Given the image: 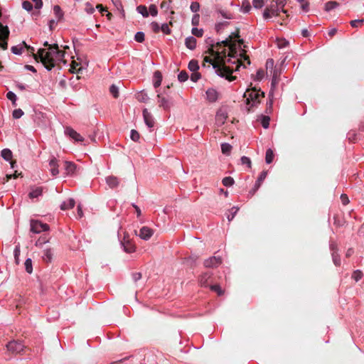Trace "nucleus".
I'll list each match as a JSON object with an SVG mask.
<instances>
[{
	"instance_id": "nucleus-37",
	"label": "nucleus",
	"mask_w": 364,
	"mask_h": 364,
	"mask_svg": "<svg viewBox=\"0 0 364 364\" xmlns=\"http://www.w3.org/2000/svg\"><path fill=\"white\" fill-rule=\"evenodd\" d=\"M188 79V74L186 70H182L178 75V80L181 82H184Z\"/></svg>"
},
{
	"instance_id": "nucleus-32",
	"label": "nucleus",
	"mask_w": 364,
	"mask_h": 364,
	"mask_svg": "<svg viewBox=\"0 0 364 364\" xmlns=\"http://www.w3.org/2000/svg\"><path fill=\"white\" fill-rule=\"evenodd\" d=\"M136 11L138 13L141 14L144 17H148L149 15L147 8L144 5L138 6L136 7Z\"/></svg>"
},
{
	"instance_id": "nucleus-2",
	"label": "nucleus",
	"mask_w": 364,
	"mask_h": 364,
	"mask_svg": "<svg viewBox=\"0 0 364 364\" xmlns=\"http://www.w3.org/2000/svg\"><path fill=\"white\" fill-rule=\"evenodd\" d=\"M264 97V92L255 87L247 89L243 95L246 98V105L248 112H251L254 107H257L261 102V98Z\"/></svg>"
},
{
	"instance_id": "nucleus-14",
	"label": "nucleus",
	"mask_w": 364,
	"mask_h": 364,
	"mask_svg": "<svg viewBox=\"0 0 364 364\" xmlns=\"http://www.w3.org/2000/svg\"><path fill=\"white\" fill-rule=\"evenodd\" d=\"M64 169L67 176H73L77 170V166L75 163L65 161L64 162Z\"/></svg>"
},
{
	"instance_id": "nucleus-18",
	"label": "nucleus",
	"mask_w": 364,
	"mask_h": 364,
	"mask_svg": "<svg viewBox=\"0 0 364 364\" xmlns=\"http://www.w3.org/2000/svg\"><path fill=\"white\" fill-rule=\"evenodd\" d=\"M123 250L127 253H132L135 252L136 247L135 245L130 242L129 240H126L124 239V241L121 242Z\"/></svg>"
},
{
	"instance_id": "nucleus-57",
	"label": "nucleus",
	"mask_w": 364,
	"mask_h": 364,
	"mask_svg": "<svg viewBox=\"0 0 364 364\" xmlns=\"http://www.w3.org/2000/svg\"><path fill=\"white\" fill-rule=\"evenodd\" d=\"M241 164L243 165H247L248 168L251 167V160L249 157L243 156L240 159Z\"/></svg>"
},
{
	"instance_id": "nucleus-1",
	"label": "nucleus",
	"mask_w": 364,
	"mask_h": 364,
	"mask_svg": "<svg viewBox=\"0 0 364 364\" xmlns=\"http://www.w3.org/2000/svg\"><path fill=\"white\" fill-rule=\"evenodd\" d=\"M36 60H40L48 71H50L55 66L60 68V65H66L65 52L60 50L58 44L54 43L50 48H40L34 55Z\"/></svg>"
},
{
	"instance_id": "nucleus-10",
	"label": "nucleus",
	"mask_w": 364,
	"mask_h": 364,
	"mask_svg": "<svg viewBox=\"0 0 364 364\" xmlns=\"http://www.w3.org/2000/svg\"><path fill=\"white\" fill-rule=\"evenodd\" d=\"M65 135L74 139L75 141L82 142L84 141V138L79 133H77L75 130H74L73 128L70 127H67L65 129Z\"/></svg>"
},
{
	"instance_id": "nucleus-60",
	"label": "nucleus",
	"mask_w": 364,
	"mask_h": 364,
	"mask_svg": "<svg viewBox=\"0 0 364 364\" xmlns=\"http://www.w3.org/2000/svg\"><path fill=\"white\" fill-rule=\"evenodd\" d=\"M160 31H161L164 34H170L171 33V29L168 27V25L167 23H163L161 26Z\"/></svg>"
},
{
	"instance_id": "nucleus-22",
	"label": "nucleus",
	"mask_w": 364,
	"mask_h": 364,
	"mask_svg": "<svg viewBox=\"0 0 364 364\" xmlns=\"http://www.w3.org/2000/svg\"><path fill=\"white\" fill-rule=\"evenodd\" d=\"M75 205V200L73 198H69L68 200L63 201L60 204V207L62 210H69V209L74 208Z\"/></svg>"
},
{
	"instance_id": "nucleus-55",
	"label": "nucleus",
	"mask_w": 364,
	"mask_h": 364,
	"mask_svg": "<svg viewBox=\"0 0 364 364\" xmlns=\"http://www.w3.org/2000/svg\"><path fill=\"white\" fill-rule=\"evenodd\" d=\"M23 115V112L21 109H16L13 111L12 116L14 119H19Z\"/></svg>"
},
{
	"instance_id": "nucleus-39",
	"label": "nucleus",
	"mask_w": 364,
	"mask_h": 364,
	"mask_svg": "<svg viewBox=\"0 0 364 364\" xmlns=\"http://www.w3.org/2000/svg\"><path fill=\"white\" fill-rule=\"evenodd\" d=\"M222 183L223 186L226 187H230L234 184L235 181L232 177L226 176L223 179Z\"/></svg>"
},
{
	"instance_id": "nucleus-27",
	"label": "nucleus",
	"mask_w": 364,
	"mask_h": 364,
	"mask_svg": "<svg viewBox=\"0 0 364 364\" xmlns=\"http://www.w3.org/2000/svg\"><path fill=\"white\" fill-rule=\"evenodd\" d=\"M9 29L7 26H4L1 23H0V37L9 38Z\"/></svg>"
},
{
	"instance_id": "nucleus-44",
	"label": "nucleus",
	"mask_w": 364,
	"mask_h": 364,
	"mask_svg": "<svg viewBox=\"0 0 364 364\" xmlns=\"http://www.w3.org/2000/svg\"><path fill=\"white\" fill-rule=\"evenodd\" d=\"M269 121H270L269 117L264 116V115L262 116L261 124L263 127V128L267 129L269 127Z\"/></svg>"
},
{
	"instance_id": "nucleus-62",
	"label": "nucleus",
	"mask_w": 364,
	"mask_h": 364,
	"mask_svg": "<svg viewBox=\"0 0 364 364\" xmlns=\"http://www.w3.org/2000/svg\"><path fill=\"white\" fill-rule=\"evenodd\" d=\"M7 40L8 38L0 37V47L3 50H6L8 48Z\"/></svg>"
},
{
	"instance_id": "nucleus-20",
	"label": "nucleus",
	"mask_w": 364,
	"mask_h": 364,
	"mask_svg": "<svg viewBox=\"0 0 364 364\" xmlns=\"http://www.w3.org/2000/svg\"><path fill=\"white\" fill-rule=\"evenodd\" d=\"M157 97L159 107H163L164 109H168L171 107V102L169 100L162 97L161 94H158Z\"/></svg>"
},
{
	"instance_id": "nucleus-53",
	"label": "nucleus",
	"mask_w": 364,
	"mask_h": 364,
	"mask_svg": "<svg viewBox=\"0 0 364 364\" xmlns=\"http://www.w3.org/2000/svg\"><path fill=\"white\" fill-rule=\"evenodd\" d=\"M210 288L212 291H215L218 296H221L223 294V291L222 290L221 287L218 284L211 285L210 287Z\"/></svg>"
},
{
	"instance_id": "nucleus-9",
	"label": "nucleus",
	"mask_w": 364,
	"mask_h": 364,
	"mask_svg": "<svg viewBox=\"0 0 364 364\" xmlns=\"http://www.w3.org/2000/svg\"><path fill=\"white\" fill-rule=\"evenodd\" d=\"M136 235H138L141 239L144 240H148L151 238V237L154 234V231L150 228H148L146 226L142 227L140 230L139 233H136Z\"/></svg>"
},
{
	"instance_id": "nucleus-47",
	"label": "nucleus",
	"mask_w": 364,
	"mask_h": 364,
	"mask_svg": "<svg viewBox=\"0 0 364 364\" xmlns=\"http://www.w3.org/2000/svg\"><path fill=\"white\" fill-rule=\"evenodd\" d=\"M109 92L114 98H117L119 96V89L115 85H112L109 87Z\"/></svg>"
},
{
	"instance_id": "nucleus-41",
	"label": "nucleus",
	"mask_w": 364,
	"mask_h": 364,
	"mask_svg": "<svg viewBox=\"0 0 364 364\" xmlns=\"http://www.w3.org/2000/svg\"><path fill=\"white\" fill-rule=\"evenodd\" d=\"M145 35L142 31H138L134 36V40L138 43H142L144 41Z\"/></svg>"
},
{
	"instance_id": "nucleus-38",
	"label": "nucleus",
	"mask_w": 364,
	"mask_h": 364,
	"mask_svg": "<svg viewBox=\"0 0 364 364\" xmlns=\"http://www.w3.org/2000/svg\"><path fill=\"white\" fill-rule=\"evenodd\" d=\"M6 97L11 101L12 102V105L14 106H16V100H17V97L16 95V94L12 92V91H9L7 93H6Z\"/></svg>"
},
{
	"instance_id": "nucleus-26",
	"label": "nucleus",
	"mask_w": 364,
	"mask_h": 364,
	"mask_svg": "<svg viewBox=\"0 0 364 364\" xmlns=\"http://www.w3.org/2000/svg\"><path fill=\"white\" fill-rule=\"evenodd\" d=\"M1 157L6 161L11 160L13 154L9 149H4L1 152Z\"/></svg>"
},
{
	"instance_id": "nucleus-30",
	"label": "nucleus",
	"mask_w": 364,
	"mask_h": 364,
	"mask_svg": "<svg viewBox=\"0 0 364 364\" xmlns=\"http://www.w3.org/2000/svg\"><path fill=\"white\" fill-rule=\"evenodd\" d=\"M274 157V154L273 151L271 149H268L266 151L265 155V161L267 164H269L273 161Z\"/></svg>"
},
{
	"instance_id": "nucleus-15",
	"label": "nucleus",
	"mask_w": 364,
	"mask_h": 364,
	"mask_svg": "<svg viewBox=\"0 0 364 364\" xmlns=\"http://www.w3.org/2000/svg\"><path fill=\"white\" fill-rule=\"evenodd\" d=\"M50 171L53 176H56L59 173L58 161L53 156L49 161Z\"/></svg>"
},
{
	"instance_id": "nucleus-11",
	"label": "nucleus",
	"mask_w": 364,
	"mask_h": 364,
	"mask_svg": "<svg viewBox=\"0 0 364 364\" xmlns=\"http://www.w3.org/2000/svg\"><path fill=\"white\" fill-rule=\"evenodd\" d=\"M143 117L146 125L148 127L150 131H151V129L154 127L155 122L151 114L146 109L143 110Z\"/></svg>"
},
{
	"instance_id": "nucleus-34",
	"label": "nucleus",
	"mask_w": 364,
	"mask_h": 364,
	"mask_svg": "<svg viewBox=\"0 0 364 364\" xmlns=\"http://www.w3.org/2000/svg\"><path fill=\"white\" fill-rule=\"evenodd\" d=\"M231 149H232V146L230 144L223 143L221 144V151H222L223 154H224L225 155H228V154H230Z\"/></svg>"
},
{
	"instance_id": "nucleus-56",
	"label": "nucleus",
	"mask_w": 364,
	"mask_h": 364,
	"mask_svg": "<svg viewBox=\"0 0 364 364\" xmlns=\"http://www.w3.org/2000/svg\"><path fill=\"white\" fill-rule=\"evenodd\" d=\"M222 45L225 46V47H230L231 44H230V39L229 38H226L225 40H223L220 42H217L216 43V48L220 47Z\"/></svg>"
},
{
	"instance_id": "nucleus-23",
	"label": "nucleus",
	"mask_w": 364,
	"mask_h": 364,
	"mask_svg": "<svg viewBox=\"0 0 364 364\" xmlns=\"http://www.w3.org/2000/svg\"><path fill=\"white\" fill-rule=\"evenodd\" d=\"M185 45L187 48L193 50L196 48V39L193 36H188L185 40Z\"/></svg>"
},
{
	"instance_id": "nucleus-50",
	"label": "nucleus",
	"mask_w": 364,
	"mask_h": 364,
	"mask_svg": "<svg viewBox=\"0 0 364 364\" xmlns=\"http://www.w3.org/2000/svg\"><path fill=\"white\" fill-rule=\"evenodd\" d=\"M238 211V208L237 207H232L230 210V214L228 215V219L229 221H231L235 216V215L237 214Z\"/></svg>"
},
{
	"instance_id": "nucleus-58",
	"label": "nucleus",
	"mask_w": 364,
	"mask_h": 364,
	"mask_svg": "<svg viewBox=\"0 0 364 364\" xmlns=\"http://www.w3.org/2000/svg\"><path fill=\"white\" fill-rule=\"evenodd\" d=\"M200 77L201 75L198 71L192 72V74L191 75V80L194 82H196Z\"/></svg>"
},
{
	"instance_id": "nucleus-3",
	"label": "nucleus",
	"mask_w": 364,
	"mask_h": 364,
	"mask_svg": "<svg viewBox=\"0 0 364 364\" xmlns=\"http://www.w3.org/2000/svg\"><path fill=\"white\" fill-rule=\"evenodd\" d=\"M229 58L226 60L227 63H235L236 61H232V58H235L234 55H228ZM221 62H223V65H220L219 63L217 64L213 65V69L215 70V73L220 77L225 78L230 82H232L235 80V77L232 76V74L233 73V70L230 69V68H228L225 64V60L223 58V60H220Z\"/></svg>"
},
{
	"instance_id": "nucleus-24",
	"label": "nucleus",
	"mask_w": 364,
	"mask_h": 364,
	"mask_svg": "<svg viewBox=\"0 0 364 364\" xmlns=\"http://www.w3.org/2000/svg\"><path fill=\"white\" fill-rule=\"evenodd\" d=\"M162 82V75L160 71L154 72L153 77V85L155 88L159 87Z\"/></svg>"
},
{
	"instance_id": "nucleus-54",
	"label": "nucleus",
	"mask_w": 364,
	"mask_h": 364,
	"mask_svg": "<svg viewBox=\"0 0 364 364\" xmlns=\"http://www.w3.org/2000/svg\"><path fill=\"white\" fill-rule=\"evenodd\" d=\"M22 7L23 9H25L28 11H31L33 8V4L31 2H30L29 1H23L22 2Z\"/></svg>"
},
{
	"instance_id": "nucleus-36",
	"label": "nucleus",
	"mask_w": 364,
	"mask_h": 364,
	"mask_svg": "<svg viewBox=\"0 0 364 364\" xmlns=\"http://www.w3.org/2000/svg\"><path fill=\"white\" fill-rule=\"evenodd\" d=\"M230 24L228 21L218 22L215 24V29L217 33H220L225 27Z\"/></svg>"
},
{
	"instance_id": "nucleus-35",
	"label": "nucleus",
	"mask_w": 364,
	"mask_h": 364,
	"mask_svg": "<svg viewBox=\"0 0 364 364\" xmlns=\"http://www.w3.org/2000/svg\"><path fill=\"white\" fill-rule=\"evenodd\" d=\"M26 272L31 274L33 272L32 260L31 258H27L24 262Z\"/></svg>"
},
{
	"instance_id": "nucleus-49",
	"label": "nucleus",
	"mask_w": 364,
	"mask_h": 364,
	"mask_svg": "<svg viewBox=\"0 0 364 364\" xmlns=\"http://www.w3.org/2000/svg\"><path fill=\"white\" fill-rule=\"evenodd\" d=\"M192 34L196 37H202L203 35V30L202 28H198L194 27L191 30Z\"/></svg>"
},
{
	"instance_id": "nucleus-40",
	"label": "nucleus",
	"mask_w": 364,
	"mask_h": 364,
	"mask_svg": "<svg viewBox=\"0 0 364 364\" xmlns=\"http://www.w3.org/2000/svg\"><path fill=\"white\" fill-rule=\"evenodd\" d=\"M297 1L301 4V8L304 12L309 11V3L307 0H297Z\"/></svg>"
},
{
	"instance_id": "nucleus-45",
	"label": "nucleus",
	"mask_w": 364,
	"mask_h": 364,
	"mask_svg": "<svg viewBox=\"0 0 364 364\" xmlns=\"http://www.w3.org/2000/svg\"><path fill=\"white\" fill-rule=\"evenodd\" d=\"M363 276V272L359 269L354 271L353 273L352 274V278L355 282H358L360 279H361Z\"/></svg>"
},
{
	"instance_id": "nucleus-7",
	"label": "nucleus",
	"mask_w": 364,
	"mask_h": 364,
	"mask_svg": "<svg viewBox=\"0 0 364 364\" xmlns=\"http://www.w3.org/2000/svg\"><path fill=\"white\" fill-rule=\"evenodd\" d=\"M223 55L225 57L226 55V51L225 50L221 51V58H216L214 56L210 55L209 56L206 55L203 58V65L206 66V64H208V66H212L213 68V65L217 64L218 63L215 62V60H218L220 62V60H223Z\"/></svg>"
},
{
	"instance_id": "nucleus-19",
	"label": "nucleus",
	"mask_w": 364,
	"mask_h": 364,
	"mask_svg": "<svg viewBox=\"0 0 364 364\" xmlns=\"http://www.w3.org/2000/svg\"><path fill=\"white\" fill-rule=\"evenodd\" d=\"M212 273L207 272L201 274L199 277L198 282L201 287H208V280L211 278Z\"/></svg>"
},
{
	"instance_id": "nucleus-21",
	"label": "nucleus",
	"mask_w": 364,
	"mask_h": 364,
	"mask_svg": "<svg viewBox=\"0 0 364 364\" xmlns=\"http://www.w3.org/2000/svg\"><path fill=\"white\" fill-rule=\"evenodd\" d=\"M42 187H34L31 188V191L28 193V196L31 199L38 198L39 196L42 195Z\"/></svg>"
},
{
	"instance_id": "nucleus-28",
	"label": "nucleus",
	"mask_w": 364,
	"mask_h": 364,
	"mask_svg": "<svg viewBox=\"0 0 364 364\" xmlns=\"http://www.w3.org/2000/svg\"><path fill=\"white\" fill-rule=\"evenodd\" d=\"M339 6V4L335 1H329L325 4V10L330 11Z\"/></svg>"
},
{
	"instance_id": "nucleus-17",
	"label": "nucleus",
	"mask_w": 364,
	"mask_h": 364,
	"mask_svg": "<svg viewBox=\"0 0 364 364\" xmlns=\"http://www.w3.org/2000/svg\"><path fill=\"white\" fill-rule=\"evenodd\" d=\"M105 181L110 188H117L120 183V180L114 176H107Z\"/></svg>"
},
{
	"instance_id": "nucleus-25",
	"label": "nucleus",
	"mask_w": 364,
	"mask_h": 364,
	"mask_svg": "<svg viewBox=\"0 0 364 364\" xmlns=\"http://www.w3.org/2000/svg\"><path fill=\"white\" fill-rule=\"evenodd\" d=\"M42 258L44 262L48 263L52 261L53 259V252L51 249H46L43 250Z\"/></svg>"
},
{
	"instance_id": "nucleus-43",
	"label": "nucleus",
	"mask_w": 364,
	"mask_h": 364,
	"mask_svg": "<svg viewBox=\"0 0 364 364\" xmlns=\"http://www.w3.org/2000/svg\"><path fill=\"white\" fill-rule=\"evenodd\" d=\"M270 10H271V13L273 16H278L279 13H280V9L281 7H279V6L276 5V4H272L270 6Z\"/></svg>"
},
{
	"instance_id": "nucleus-51",
	"label": "nucleus",
	"mask_w": 364,
	"mask_h": 364,
	"mask_svg": "<svg viewBox=\"0 0 364 364\" xmlns=\"http://www.w3.org/2000/svg\"><path fill=\"white\" fill-rule=\"evenodd\" d=\"M329 248H330V250L331 252V254L334 253V252H337L338 253V245H337V243L331 240L330 242H329Z\"/></svg>"
},
{
	"instance_id": "nucleus-48",
	"label": "nucleus",
	"mask_w": 364,
	"mask_h": 364,
	"mask_svg": "<svg viewBox=\"0 0 364 364\" xmlns=\"http://www.w3.org/2000/svg\"><path fill=\"white\" fill-rule=\"evenodd\" d=\"M331 256H332V260H333V264L336 266H340L341 265V258H340V255H338V253L334 252V253L331 254Z\"/></svg>"
},
{
	"instance_id": "nucleus-12",
	"label": "nucleus",
	"mask_w": 364,
	"mask_h": 364,
	"mask_svg": "<svg viewBox=\"0 0 364 364\" xmlns=\"http://www.w3.org/2000/svg\"><path fill=\"white\" fill-rule=\"evenodd\" d=\"M267 175V171H263L260 173L259 176H258V178L254 185L253 188L250 191V193L251 195H254L255 193V192L259 188L262 183L266 178Z\"/></svg>"
},
{
	"instance_id": "nucleus-13",
	"label": "nucleus",
	"mask_w": 364,
	"mask_h": 364,
	"mask_svg": "<svg viewBox=\"0 0 364 364\" xmlns=\"http://www.w3.org/2000/svg\"><path fill=\"white\" fill-rule=\"evenodd\" d=\"M205 94H206V100L209 102H215L218 99V96H219V93L218 92L214 89V88H208L206 92H205Z\"/></svg>"
},
{
	"instance_id": "nucleus-29",
	"label": "nucleus",
	"mask_w": 364,
	"mask_h": 364,
	"mask_svg": "<svg viewBox=\"0 0 364 364\" xmlns=\"http://www.w3.org/2000/svg\"><path fill=\"white\" fill-rule=\"evenodd\" d=\"M53 13L56 16L57 21H60L63 17V12L58 5L54 6Z\"/></svg>"
},
{
	"instance_id": "nucleus-5",
	"label": "nucleus",
	"mask_w": 364,
	"mask_h": 364,
	"mask_svg": "<svg viewBox=\"0 0 364 364\" xmlns=\"http://www.w3.org/2000/svg\"><path fill=\"white\" fill-rule=\"evenodd\" d=\"M49 230V226L46 223H43L38 220L31 221V231L33 233L38 234L42 232H46Z\"/></svg>"
},
{
	"instance_id": "nucleus-31",
	"label": "nucleus",
	"mask_w": 364,
	"mask_h": 364,
	"mask_svg": "<svg viewBox=\"0 0 364 364\" xmlns=\"http://www.w3.org/2000/svg\"><path fill=\"white\" fill-rule=\"evenodd\" d=\"M188 68L191 72L198 71L199 69L198 61L196 60H191L188 63Z\"/></svg>"
},
{
	"instance_id": "nucleus-46",
	"label": "nucleus",
	"mask_w": 364,
	"mask_h": 364,
	"mask_svg": "<svg viewBox=\"0 0 364 364\" xmlns=\"http://www.w3.org/2000/svg\"><path fill=\"white\" fill-rule=\"evenodd\" d=\"M20 245H17L14 250V256L16 264L19 263V256H20Z\"/></svg>"
},
{
	"instance_id": "nucleus-33",
	"label": "nucleus",
	"mask_w": 364,
	"mask_h": 364,
	"mask_svg": "<svg viewBox=\"0 0 364 364\" xmlns=\"http://www.w3.org/2000/svg\"><path fill=\"white\" fill-rule=\"evenodd\" d=\"M48 242V238L46 237V235H43L37 240L35 245L36 247H41L44 244L47 243Z\"/></svg>"
},
{
	"instance_id": "nucleus-63",
	"label": "nucleus",
	"mask_w": 364,
	"mask_h": 364,
	"mask_svg": "<svg viewBox=\"0 0 364 364\" xmlns=\"http://www.w3.org/2000/svg\"><path fill=\"white\" fill-rule=\"evenodd\" d=\"M272 16H273V15L271 13V10L269 8H266L264 10V12H263V18L264 19H269L270 18H272Z\"/></svg>"
},
{
	"instance_id": "nucleus-4",
	"label": "nucleus",
	"mask_w": 364,
	"mask_h": 364,
	"mask_svg": "<svg viewBox=\"0 0 364 364\" xmlns=\"http://www.w3.org/2000/svg\"><path fill=\"white\" fill-rule=\"evenodd\" d=\"M25 348V345L20 341H11L6 344L7 350L12 354L21 353Z\"/></svg>"
},
{
	"instance_id": "nucleus-59",
	"label": "nucleus",
	"mask_w": 364,
	"mask_h": 364,
	"mask_svg": "<svg viewBox=\"0 0 364 364\" xmlns=\"http://www.w3.org/2000/svg\"><path fill=\"white\" fill-rule=\"evenodd\" d=\"M190 9L191 10L192 12L193 13H196L199 11L200 9V4L199 3L195 1V2H192L191 4V6H190Z\"/></svg>"
},
{
	"instance_id": "nucleus-42",
	"label": "nucleus",
	"mask_w": 364,
	"mask_h": 364,
	"mask_svg": "<svg viewBox=\"0 0 364 364\" xmlns=\"http://www.w3.org/2000/svg\"><path fill=\"white\" fill-rule=\"evenodd\" d=\"M11 50L12 53L20 55L22 54L23 47L21 45L14 46L11 47Z\"/></svg>"
},
{
	"instance_id": "nucleus-8",
	"label": "nucleus",
	"mask_w": 364,
	"mask_h": 364,
	"mask_svg": "<svg viewBox=\"0 0 364 364\" xmlns=\"http://www.w3.org/2000/svg\"><path fill=\"white\" fill-rule=\"evenodd\" d=\"M222 263L220 257L213 256L204 261V266L207 268L218 267Z\"/></svg>"
},
{
	"instance_id": "nucleus-61",
	"label": "nucleus",
	"mask_w": 364,
	"mask_h": 364,
	"mask_svg": "<svg viewBox=\"0 0 364 364\" xmlns=\"http://www.w3.org/2000/svg\"><path fill=\"white\" fill-rule=\"evenodd\" d=\"M252 5L255 9H260L264 5V0H253Z\"/></svg>"
},
{
	"instance_id": "nucleus-6",
	"label": "nucleus",
	"mask_w": 364,
	"mask_h": 364,
	"mask_svg": "<svg viewBox=\"0 0 364 364\" xmlns=\"http://www.w3.org/2000/svg\"><path fill=\"white\" fill-rule=\"evenodd\" d=\"M205 44L208 46V53L209 55L214 56L216 58H221V52L219 50H215V48L216 47V43L214 39L211 37H208L205 38Z\"/></svg>"
},
{
	"instance_id": "nucleus-16",
	"label": "nucleus",
	"mask_w": 364,
	"mask_h": 364,
	"mask_svg": "<svg viewBox=\"0 0 364 364\" xmlns=\"http://www.w3.org/2000/svg\"><path fill=\"white\" fill-rule=\"evenodd\" d=\"M278 82H279V80L277 78V73L274 70V75H273V77L272 79V82H271V90L269 92V102L268 104H269V107H271L273 103V100H272V99H270V97H273V90L276 87V85L278 84Z\"/></svg>"
},
{
	"instance_id": "nucleus-52",
	"label": "nucleus",
	"mask_w": 364,
	"mask_h": 364,
	"mask_svg": "<svg viewBox=\"0 0 364 364\" xmlns=\"http://www.w3.org/2000/svg\"><path fill=\"white\" fill-rule=\"evenodd\" d=\"M130 138L134 141H138L140 138L139 133L135 129H132L130 132Z\"/></svg>"
},
{
	"instance_id": "nucleus-64",
	"label": "nucleus",
	"mask_w": 364,
	"mask_h": 364,
	"mask_svg": "<svg viewBox=\"0 0 364 364\" xmlns=\"http://www.w3.org/2000/svg\"><path fill=\"white\" fill-rule=\"evenodd\" d=\"M200 16L198 14H196L193 16L191 23L193 26H196L199 24Z\"/></svg>"
}]
</instances>
